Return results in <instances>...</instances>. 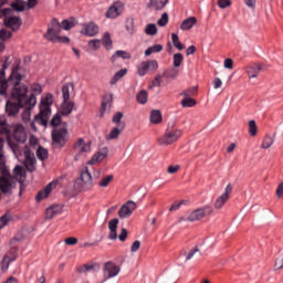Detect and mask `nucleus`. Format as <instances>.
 <instances>
[{"label":"nucleus","instance_id":"nucleus-23","mask_svg":"<svg viewBox=\"0 0 283 283\" xmlns=\"http://www.w3.org/2000/svg\"><path fill=\"white\" fill-rule=\"evenodd\" d=\"M24 105H20L19 102L18 103H13L8 101L6 104V112L8 114V116H17V114H19V108L23 107Z\"/></svg>","mask_w":283,"mask_h":283},{"label":"nucleus","instance_id":"nucleus-35","mask_svg":"<svg viewBox=\"0 0 283 283\" xmlns=\"http://www.w3.org/2000/svg\"><path fill=\"white\" fill-rule=\"evenodd\" d=\"M129 60L132 59V54L127 53V51H116L115 54L112 55L111 62L116 63V59Z\"/></svg>","mask_w":283,"mask_h":283},{"label":"nucleus","instance_id":"nucleus-34","mask_svg":"<svg viewBox=\"0 0 283 283\" xmlns=\"http://www.w3.org/2000/svg\"><path fill=\"white\" fill-rule=\"evenodd\" d=\"M126 75H127V69H122V70L117 71L114 74V76L111 78L109 84L111 85H116V83H118V81H120V78H123Z\"/></svg>","mask_w":283,"mask_h":283},{"label":"nucleus","instance_id":"nucleus-59","mask_svg":"<svg viewBox=\"0 0 283 283\" xmlns=\"http://www.w3.org/2000/svg\"><path fill=\"white\" fill-rule=\"evenodd\" d=\"M274 269L276 271H280V269H283V256L276 258Z\"/></svg>","mask_w":283,"mask_h":283},{"label":"nucleus","instance_id":"nucleus-39","mask_svg":"<svg viewBox=\"0 0 283 283\" xmlns=\"http://www.w3.org/2000/svg\"><path fill=\"white\" fill-rule=\"evenodd\" d=\"M273 143H275V139L273 137H271V135H266L263 138L261 149H270L271 146L273 145Z\"/></svg>","mask_w":283,"mask_h":283},{"label":"nucleus","instance_id":"nucleus-33","mask_svg":"<svg viewBox=\"0 0 283 283\" xmlns=\"http://www.w3.org/2000/svg\"><path fill=\"white\" fill-rule=\"evenodd\" d=\"M6 92H8V82L6 81V71H0V94L1 96H6Z\"/></svg>","mask_w":283,"mask_h":283},{"label":"nucleus","instance_id":"nucleus-54","mask_svg":"<svg viewBox=\"0 0 283 283\" xmlns=\"http://www.w3.org/2000/svg\"><path fill=\"white\" fill-rule=\"evenodd\" d=\"M112 103V95L105 96L102 102V112H105L107 109V105H111Z\"/></svg>","mask_w":283,"mask_h":283},{"label":"nucleus","instance_id":"nucleus-44","mask_svg":"<svg viewBox=\"0 0 283 283\" xmlns=\"http://www.w3.org/2000/svg\"><path fill=\"white\" fill-rule=\"evenodd\" d=\"M182 61H185V57L181 53L174 54V67H180V65H182Z\"/></svg>","mask_w":283,"mask_h":283},{"label":"nucleus","instance_id":"nucleus-32","mask_svg":"<svg viewBox=\"0 0 283 283\" xmlns=\"http://www.w3.org/2000/svg\"><path fill=\"white\" fill-rule=\"evenodd\" d=\"M196 23H198V19H196V17H190L184 20V22L180 25V29L184 31L191 30V28H193Z\"/></svg>","mask_w":283,"mask_h":283},{"label":"nucleus","instance_id":"nucleus-18","mask_svg":"<svg viewBox=\"0 0 283 283\" xmlns=\"http://www.w3.org/2000/svg\"><path fill=\"white\" fill-rule=\"evenodd\" d=\"M232 191H233V187L231 186V184H229L224 189V193H222L219 198H217L214 202V209L223 208L224 205L227 203V200H229V193H231Z\"/></svg>","mask_w":283,"mask_h":283},{"label":"nucleus","instance_id":"nucleus-41","mask_svg":"<svg viewBox=\"0 0 283 283\" xmlns=\"http://www.w3.org/2000/svg\"><path fill=\"white\" fill-rule=\"evenodd\" d=\"M102 44L106 50H112V36L109 35V32H106L102 38Z\"/></svg>","mask_w":283,"mask_h":283},{"label":"nucleus","instance_id":"nucleus-55","mask_svg":"<svg viewBox=\"0 0 283 283\" xmlns=\"http://www.w3.org/2000/svg\"><path fill=\"white\" fill-rule=\"evenodd\" d=\"M126 30L128 34H134V19H128L126 22Z\"/></svg>","mask_w":283,"mask_h":283},{"label":"nucleus","instance_id":"nucleus-63","mask_svg":"<svg viewBox=\"0 0 283 283\" xmlns=\"http://www.w3.org/2000/svg\"><path fill=\"white\" fill-rule=\"evenodd\" d=\"M179 169H180V166H178V165L169 166L167 171H168V174H176Z\"/></svg>","mask_w":283,"mask_h":283},{"label":"nucleus","instance_id":"nucleus-1","mask_svg":"<svg viewBox=\"0 0 283 283\" xmlns=\"http://www.w3.org/2000/svg\"><path fill=\"white\" fill-rule=\"evenodd\" d=\"M23 76L21 75V66L17 64L12 70L9 76V80H6L7 87L8 85H13L11 96L13 101H17L19 105H28V86L22 84Z\"/></svg>","mask_w":283,"mask_h":283},{"label":"nucleus","instance_id":"nucleus-53","mask_svg":"<svg viewBox=\"0 0 283 283\" xmlns=\"http://www.w3.org/2000/svg\"><path fill=\"white\" fill-rule=\"evenodd\" d=\"M88 46L91 48V50H99L101 49V40L88 41Z\"/></svg>","mask_w":283,"mask_h":283},{"label":"nucleus","instance_id":"nucleus-26","mask_svg":"<svg viewBox=\"0 0 283 283\" xmlns=\"http://www.w3.org/2000/svg\"><path fill=\"white\" fill-rule=\"evenodd\" d=\"M108 229H109V234H108L109 240H116V238H118V233L116 232V229H118V219H112L108 222Z\"/></svg>","mask_w":283,"mask_h":283},{"label":"nucleus","instance_id":"nucleus-31","mask_svg":"<svg viewBox=\"0 0 283 283\" xmlns=\"http://www.w3.org/2000/svg\"><path fill=\"white\" fill-rule=\"evenodd\" d=\"M59 213H61V206H51L45 211V218L46 220H52V218H54V216H59Z\"/></svg>","mask_w":283,"mask_h":283},{"label":"nucleus","instance_id":"nucleus-12","mask_svg":"<svg viewBox=\"0 0 283 283\" xmlns=\"http://www.w3.org/2000/svg\"><path fill=\"white\" fill-rule=\"evenodd\" d=\"M24 166L27 171H36V157H34V153L30 151V149L24 147Z\"/></svg>","mask_w":283,"mask_h":283},{"label":"nucleus","instance_id":"nucleus-10","mask_svg":"<svg viewBox=\"0 0 283 283\" xmlns=\"http://www.w3.org/2000/svg\"><path fill=\"white\" fill-rule=\"evenodd\" d=\"M156 70H158V61L156 60L144 61L137 65L138 76H145L147 72H156Z\"/></svg>","mask_w":283,"mask_h":283},{"label":"nucleus","instance_id":"nucleus-45","mask_svg":"<svg viewBox=\"0 0 283 283\" xmlns=\"http://www.w3.org/2000/svg\"><path fill=\"white\" fill-rule=\"evenodd\" d=\"M181 105L184 107H193L196 105V99L185 96V98L181 101Z\"/></svg>","mask_w":283,"mask_h":283},{"label":"nucleus","instance_id":"nucleus-3","mask_svg":"<svg viewBox=\"0 0 283 283\" xmlns=\"http://www.w3.org/2000/svg\"><path fill=\"white\" fill-rule=\"evenodd\" d=\"M51 125L52 127H55L52 132L53 143L63 147L67 140V125L64 124L63 126H59L61 125V115L59 114L53 116Z\"/></svg>","mask_w":283,"mask_h":283},{"label":"nucleus","instance_id":"nucleus-20","mask_svg":"<svg viewBox=\"0 0 283 283\" xmlns=\"http://www.w3.org/2000/svg\"><path fill=\"white\" fill-rule=\"evenodd\" d=\"M81 34H85V36H96L98 34V27L94 22H88L82 24Z\"/></svg>","mask_w":283,"mask_h":283},{"label":"nucleus","instance_id":"nucleus-4","mask_svg":"<svg viewBox=\"0 0 283 283\" xmlns=\"http://www.w3.org/2000/svg\"><path fill=\"white\" fill-rule=\"evenodd\" d=\"M44 38L51 43H70V38L61 36V23L56 19L51 21Z\"/></svg>","mask_w":283,"mask_h":283},{"label":"nucleus","instance_id":"nucleus-43","mask_svg":"<svg viewBox=\"0 0 283 283\" xmlns=\"http://www.w3.org/2000/svg\"><path fill=\"white\" fill-rule=\"evenodd\" d=\"M171 39H172V45H175L177 50H185V45H182V43L180 42V39L176 33L171 34Z\"/></svg>","mask_w":283,"mask_h":283},{"label":"nucleus","instance_id":"nucleus-17","mask_svg":"<svg viewBox=\"0 0 283 283\" xmlns=\"http://www.w3.org/2000/svg\"><path fill=\"white\" fill-rule=\"evenodd\" d=\"M134 211H136V202L134 201H127L126 203H124L119 211H118V216L119 218H129V216H132V213H134Z\"/></svg>","mask_w":283,"mask_h":283},{"label":"nucleus","instance_id":"nucleus-38","mask_svg":"<svg viewBox=\"0 0 283 283\" xmlns=\"http://www.w3.org/2000/svg\"><path fill=\"white\" fill-rule=\"evenodd\" d=\"M158 52H163V45L161 44H155L153 46H149L145 51V56H151V54H158Z\"/></svg>","mask_w":283,"mask_h":283},{"label":"nucleus","instance_id":"nucleus-58","mask_svg":"<svg viewBox=\"0 0 283 283\" xmlns=\"http://www.w3.org/2000/svg\"><path fill=\"white\" fill-rule=\"evenodd\" d=\"M160 85H163V75H157L153 81V87H160Z\"/></svg>","mask_w":283,"mask_h":283},{"label":"nucleus","instance_id":"nucleus-52","mask_svg":"<svg viewBox=\"0 0 283 283\" xmlns=\"http://www.w3.org/2000/svg\"><path fill=\"white\" fill-rule=\"evenodd\" d=\"M60 27H61L63 30H72V28H74V21L64 20V21H62V23L60 24Z\"/></svg>","mask_w":283,"mask_h":283},{"label":"nucleus","instance_id":"nucleus-30","mask_svg":"<svg viewBox=\"0 0 283 283\" xmlns=\"http://www.w3.org/2000/svg\"><path fill=\"white\" fill-rule=\"evenodd\" d=\"M167 3H169V0H150L149 2V8L151 10H163Z\"/></svg>","mask_w":283,"mask_h":283},{"label":"nucleus","instance_id":"nucleus-40","mask_svg":"<svg viewBox=\"0 0 283 283\" xmlns=\"http://www.w3.org/2000/svg\"><path fill=\"white\" fill-rule=\"evenodd\" d=\"M145 33L148 36H156V34H158V28L154 23L147 24L145 28Z\"/></svg>","mask_w":283,"mask_h":283},{"label":"nucleus","instance_id":"nucleus-19","mask_svg":"<svg viewBox=\"0 0 283 283\" xmlns=\"http://www.w3.org/2000/svg\"><path fill=\"white\" fill-rule=\"evenodd\" d=\"M123 14V3L115 2L113 3L106 12L107 19H117Z\"/></svg>","mask_w":283,"mask_h":283},{"label":"nucleus","instance_id":"nucleus-27","mask_svg":"<svg viewBox=\"0 0 283 283\" xmlns=\"http://www.w3.org/2000/svg\"><path fill=\"white\" fill-rule=\"evenodd\" d=\"M260 72H262V66L260 64H252L247 66V74L249 78H258Z\"/></svg>","mask_w":283,"mask_h":283},{"label":"nucleus","instance_id":"nucleus-46","mask_svg":"<svg viewBox=\"0 0 283 283\" xmlns=\"http://www.w3.org/2000/svg\"><path fill=\"white\" fill-rule=\"evenodd\" d=\"M36 157L39 160H45L48 158V149L40 146L36 150Z\"/></svg>","mask_w":283,"mask_h":283},{"label":"nucleus","instance_id":"nucleus-15","mask_svg":"<svg viewBox=\"0 0 283 283\" xmlns=\"http://www.w3.org/2000/svg\"><path fill=\"white\" fill-rule=\"evenodd\" d=\"M59 185V181L54 180L48 184V186L43 189L40 190L35 197L36 202H41V200H45L54 189H56V186Z\"/></svg>","mask_w":283,"mask_h":283},{"label":"nucleus","instance_id":"nucleus-49","mask_svg":"<svg viewBox=\"0 0 283 283\" xmlns=\"http://www.w3.org/2000/svg\"><path fill=\"white\" fill-rule=\"evenodd\" d=\"M10 220H12V218L8 213L0 217V229H3V227H7Z\"/></svg>","mask_w":283,"mask_h":283},{"label":"nucleus","instance_id":"nucleus-56","mask_svg":"<svg viewBox=\"0 0 283 283\" xmlns=\"http://www.w3.org/2000/svg\"><path fill=\"white\" fill-rule=\"evenodd\" d=\"M197 90H198L197 87L188 88V90L184 91V92L181 93V95H182V96H188V97L195 96Z\"/></svg>","mask_w":283,"mask_h":283},{"label":"nucleus","instance_id":"nucleus-22","mask_svg":"<svg viewBox=\"0 0 283 283\" xmlns=\"http://www.w3.org/2000/svg\"><path fill=\"white\" fill-rule=\"evenodd\" d=\"M17 258H18L17 250H11L7 254H4L1 262L2 271H8V269H10V263L14 262Z\"/></svg>","mask_w":283,"mask_h":283},{"label":"nucleus","instance_id":"nucleus-25","mask_svg":"<svg viewBox=\"0 0 283 283\" xmlns=\"http://www.w3.org/2000/svg\"><path fill=\"white\" fill-rule=\"evenodd\" d=\"M74 109V102L63 99L60 113L62 116H70Z\"/></svg>","mask_w":283,"mask_h":283},{"label":"nucleus","instance_id":"nucleus-64","mask_svg":"<svg viewBox=\"0 0 283 283\" xmlns=\"http://www.w3.org/2000/svg\"><path fill=\"white\" fill-rule=\"evenodd\" d=\"M276 196L279 198L283 197V182L279 184L277 189H276Z\"/></svg>","mask_w":283,"mask_h":283},{"label":"nucleus","instance_id":"nucleus-47","mask_svg":"<svg viewBox=\"0 0 283 283\" xmlns=\"http://www.w3.org/2000/svg\"><path fill=\"white\" fill-rule=\"evenodd\" d=\"M249 134L250 136H256L258 135V124H255V120L249 122Z\"/></svg>","mask_w":283,"mask_h":283},{"label":"nucleus","instance_id":"nucleus-29","mask_svg":"<svg viewBox=\"0 0 283 283\" xmlns=\"http://www.w3.org/2000/svg\"><path fill=\"white\" fill-rule=\"evenodd\" d=\"M74 92V84L67 83L62 86V96L63 101H70V96H72V93Z\"/></svg>","mask_w":283,"mask_h":283},{"label":"nucleus","instance_id":"nucleus-8","mask_svg":"<svg viewBox=\"0 0 283 283\" xmlns=\"http://www.w3.org/2000/svg\"><path fill=\"white\" fill-rule=\"evenodd\" d=\"M213 213V208L211 206H205L192 211L187 220L188 222H198V220H202V218H207V216H211Z\"/></svg>","mask_w":283,"mask_h":283},{"label":"nucleus","instance_id":"nucleus-13","mask_svg":"<svg viewBox=\"0 0 283 283\" xmlns=\"http://www.w3.org/2000/svg\"><path fill=\"white\" fill-rule=\"evenodd\" d=\"M13 138L17 143L23 145L28 140V130L22 124H15L13 126Z\"/></svg>","mask_w":283,"mask_h":283},{"label":"nucleus","instance_id":"nucleus-21","mask_svg":"<svg viewBox=\"0 0 283 283\" xmlns=\"http://www.w3.org/2000/svg\"><path fill=\"white\" fill-rule=\"evenodd\" d=\"M107 154H109V149H107V147L101 148L95 155H93L87 165H96L97 163H103Z\"/></svg>","mask_w":283,"mask_h":283},{"label":"nucleus","instance_id":"nucleus-9","mask_svg":"<svg viewBox=\"0 0 283 283\" xmlns=\"http://www.w3.org/2000/svg\"><path fill=\"white\" fill-rule=\"evenodd\" d=\"M12 12V9H3L2 14L4 17V25L17 32L21 28V18L19 17H8Z\"/></svg>","mask_w":283,"mask_h":283},{"label":"nucleus","instance_id":"nucleus-11","mask_svg":"<svg viewBox=\"0 0 283 283\" xmlns=\"http://www.w3.org/2000/svg\"><path fill=\"white\" fill-rule=\"evenodd\" d=\"M39 0H28L27 2L23 0H17L11 4L12 10L17 12H23L24 10H32V8H36Z\"/></svg>","mask_w":283,"mask_h":283},{"label":"nucleus","instance_id":"nucleus-14","mask_svg":"<svg viewBox=\"0 0 283 283\" xmlns=\"http://www.w3.org/2000/svg\"><path fill=\"white\" fill-rule=\"evenodd\" d=\"M104 280H112V277H116V275H118V273H120V268H118V265H115L112 262H107L104 265Z\"/></svg>","mask_w":283,"mask_h":283},{"label":"nucleus","instance_id":"nucleus-51","mask_svg":"<svg viewBox=\"0 0 283 283\" xmlns=\"http://www.w3.org/2000/svg\"><path fill=\"white\" fill-rule=\"evenodd\" d=\"M112 120L115 125H125L124 123H120V120H123V113L120 112L115 113Z\"/></svg>","mask_w":283,"mask_h":283},{"label":"nucleus","instance_id":"nucleus-7","mask_svg":"<svg viewBox=\"0 0 283 283\" xmlns=\"http://www.w3.org/2000/svg\"><path fill=\"white\" fill-rule=\"evenodd\" d=\"M182 136V130L176 127H168L163 137L158 139V144L161 146L172 145L178 138Z\"/></svg>","mask_w":283,"mask_h":283},{"label":"nucleus","instance_id":"nucleus-48","mask_svg":"<svg viewBox=\"0 0 283 283\" xmlns=\"http://www.w3.org/2000/svg\"><path fill=\"white\" fill-rule=\"evenodd\" d=\"M169 23V14L163 13L161 18L157 21V24L160 25V28H165Z\"/></svg>","mask_w":283,"mask_h":283},{"label":"nucleus","instance_id":"nucleus-50","mask_svg":"<svg viewBox=\"0 0 283 283\" xmlns=\"http://www.w3.org/2000/svg\"><path fill=\"white\" fill-rule=\"evenodd\" d=\"M12 36V32L2 29L0 30V41H8V39H10Z\"/></svg>","mask_w":283,"mask_h":283},{"label":"nucleus","instance_id":"nucleus-6","mask_svg":"<svg viewBox=\"0 0 283 283\" xmlns=\"http://www.w3.org/2000/svg\"><path fill=\"white\" fill-rule=\"evenodd\" d=\"M94 188V179L92 174H90V168H84L81 172L80 178L76 179L74 184V189L76 191H91Z\"/></svg>","mask_w":283,"mask_h":283},{"label":"nucleus","instance_id":"nucleus-57","mask_svg":"<svg viewBox=\"0 0 283 283\" xmlns=\"http://www.w3.org/2000/svg\"><path fill=\"white\" fill-rule=\"evenodd\" d=\"M218 6L221 10H224L231 6V0H218Z\"/></svg>","mask_w":283,"mask_h":283},{"label":"nucleus","instance_id":"nucleus-62","mask_svg":"<svg viewBox=\"0 0 283 283\" xmlns=\"http://www.w3.org/2000/svg\"><path fill=\"white\" fill-rule=\"evenodd\" d=\"M138 249H140V241H135L130 247V251H132V253H136V251H138Z\"/></svg>","mask_w":283,"mask_h":283},{"label":"nucleus","instance_id":"nucleus-60","mask_svg":"<svg viewBox=\"0 0 283 283\" xmlns=\"http://www.w3.org/2000/svg\"><path fill=\"white\" fill-rule=\"evenodd\" d=\"M92 269H94V265L84 264L78 268V273H87V271H92Z\"/></svg>","mask_w":283,"mask_h":283},{"label":"nucleus","instance_id":"nucleus-28","mask_svg":"<svg viewBox=\"0 0 283 283\" xmlns=\"http://www.w3.org/2000/svg\"><path fill=\"white\" fill-rule=\"evenodd\" d=\"M112 182H114V175H104L98 180L97 187H99L101 189H107V187H109Z\"/></svg>","mask_w":283,"mask_h":283},{"label":"nucleus","instance_id":"nucleus-61","mask_svg":"<svg viewBox=\"0 0 283 283\" xmlns=\"http://www.w3.org/2000/svg\"><path fill=\"white\" fill-rule=\"evenodd\" d=\"M222 87V80L220 77H216L213 80V88L214 90H220Z\"/></svg>","mask_w":283,"mask_h":283},{"label":"nucleus","instance_id":"nucleus-42","mask_svg":"<svg viewBox=\"0 0 283 283\" xmlns=\"http://www.w3.org/2000/svg\"><path fill=\"white\" fill-rule=\"evenodd\" d=\"M32 107H34V106L29 105L27 108H24V111L22 113V122L23 123H30V118L32 116Z\"/></svg>","mask_w":283,"mask_h":283},{"label":"nucleus","instance_id":"nucleus-16","mask_svg":"<svg viewBox=\"0 0 283 283\" xmlns=\"http://www.w3.org/2000/svg\"><path fill=\"white\" fill-rule=\"evenodd\" d=\"M31 95L28 98V105L31 107H34L36 105V96L41 95L43 93V86L40 84H32L30 86Z\"/></svg>","mask_w":283,"mask_h":283},{"label":"nucleus","instance_id":"nucleus-2","mask_svg":"<svg viewBox=\"0 0 283 283\" xmlns=\"http://www.w3.org/2000/svg\"><path fill=\"white\" fill-rule=\"evenodd\" d=\"M54 103V96L50 93H46L42 96L39 108L40 113L34 116V120L31 122V129L36 132V124L45 127L48 125V120H50V116H52V105Z\"/></svg>","mask_w":283,"mask_h":283},{"label":"nucleus","instance_id":"nucleus-5","mask_svg":"<svg viewBox=\"0 0 283 283\" xmlns=\"http://www.w3.org/2000/svg\"><path fill=\"white\" fill-rule=\"evenodd\" d=\"M73 151L76 163L85 160L92 154V142L78 138L74 144Z\"/></svg>","mask_w":283,"mask_h":283},{"label":"nucleus","instance_id":"nucleus-24","mask_svg":"<svg viewBox=\"0 0 283 283\" xmlns=\"http://www.w3.org/2000/svg\"><path fill=\"white\" fill-rule=\"evenodd\" d=\"M123 129H125V124H119L114 127L108 135H106V140H116L120 134H123Z\"/></svg>","mask_w":283,"mask_h":283},{"label":"nucleus","instance_id":"nucleus-36","mask_svg":"<svg viewBox=\"0 0 283 283\" xmlns=\"http://www.w3.org/2000/svg\"><path fill=\"white\" fill-rule=\"evenodd\" d=\"M150 123H153L154 125L163 123V114L160 113V111L156 109L150 112Z\"/></svg>","mask_w":283,"mask_h":283},{"label":"nucleus","instance_id":"nucleus-37","mask_svg":"<svg viewBox=\"0 0 283 283\" xmlns=\"http://www.w3.org/2000/svg\"><path fill=\"white\" fill-rule=\"evenodd\" d=\"M136 98L139 105H145L149 98V94L147 93V91L142 90L137 93Z\"/></svg>","mask_w":283,"mask_h":283}]
</instances>
